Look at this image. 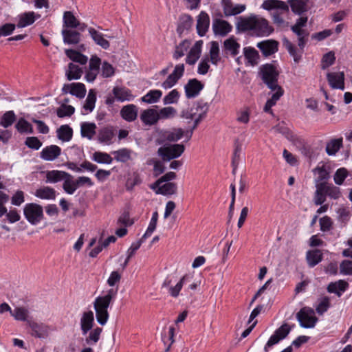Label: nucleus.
<instances>
[{
    "instance_id": "1",
    "label": "nucleus",
    "mask_w": 352,
    "mask_h": 352,
    "mask_svg": "<svg viewBox=\"0 0 352 352\" xmlns=\"http://www.w3.org/2000/svg\"><path fill=\"white\" fill-rule=\"evenodd\" d=\"M236 28L241 32L251 30L256 36H267L274 32V28L267 19L256 14L239 17Z\"/></svg>"
},
{
    "instance_id": "2",
    "label": "nucleus",
    "mask_w": 352,
    "mask_h": 352,
    "mask_svg": "<svg viewBox=\"0 0 352 352\" xmlns=\"http://www.w3.org/2000/svg\"><path fill=\"white\" fill-rule=\"evenodd\" d=\"M297 36L298 49L286 37L282 39L283 45L287 50L295 63H298L302 58L304 49L309 41V32L306 29H291Z\"/></svg>"
},
{
    "instance_id": "3",
    "label": "nucleus",
    "mask_w": 352,
    "mask_h": 352,
    "mask_svg": "<svg viewBox=\"0 0 352 352\" xmlns=\"http://www.w3.org/2000/svg\"><path fill=\"white\" fill-rule=\"evenodd\" d=\"M116 294L117 290L110 289L104 296H98L95 299L94 307L96 311L97 322L100 325L103 326L107 323L109 318L108 308Z\"/></svg>"
},
{
    "instance_id": "4",
    "label": "nucleus",
    "mask_w": 352,
    "mask_h": 352,
    "mask_svg": "<svg viewBox=\"0 0 352 352\" xmlns=\"http://www.w3.org/2000/svg\"><path fill=\"white\" fill-rule=\"evenodd\" d=\"M261 8L268 11L274 10L272 14V20L278 26H282L285 23L281 15L287 14L289 11L288 4L280 0H265Z\"/></svg>"
},
{
    "instance_id": "5",
    "label": "nucleus",
    "mask_w": 352,
    "mask_h": 352,
    "mask_svg": "<svg viewBox=\"0 0 352 352\" xmlns=\"http://www.w3.org/2000/svg\"><path fill=\"white\" fill-rule=\"evenodd\" d=\"M263 82L269 89L275 91L280 87L278 85L279 72L272 64H265L260 67L259 72Z\"/></svg>"
},
{
    "instance_id": "6",
    "label": "nucleus",
    "mask_w": 352,
    "mask_h": 352,
    "mask_svg": "<svg viewBox=\"0 0 352 352\" xmlns=\"http://www.w3.org/2000/svg\"><path fill=\"white\" fill-rule=\"evenodd\" d=\"M184 133L181 128H173L172 130L155 129V140L160 144L166 142H177L184 136Z\"/></svg>"
},
{
    "instance_id": "7",
    "label": "nucleus",
    "mask_w": 352,
    "mask_h": 352,
    "mask_svg": "<svg viewBox=\"0 0 352 352\" xmlns=\"http://www.w3.org/2000/svg\"><path fill=\"white\" fill-rule=\"evenodd\" d=\"M184 151L185 146L184 144H175L159 148L157 153L164 162H169L180 157Z\"/></svg>"
},
{
    "instance_id": "8",
    "label": "nucleus",
    "mask_w": 352,
    "mask_h": 352,
    "mask_svg": "<svg viewBox=\"0 0 352 352\" xmlns=\"http://www.w3.org/2000/svg\"><path fill=\"white\" fill-rule=\"evenodd\" d=\"M296 318L301 327L310 329L315 327L318 318L313 309L307 307H302L296 314Z\"/></svg>"
},
{
    "instance_id": "9",
    "label": "nucleus",
    "mask_w": 352,
    "mask_h": 352,
    "mask_svg": "<svg viewBox=\"0 0 352 352\" xmlns=\"http://www.w3.org/2000/svg\"><path fill=\"white\" fill-rule=\"evenodd\" d=\"M23 213L28 222L32 225L39 223L43 216L42 206L34 203L27 204L24 207Z\"/></svg>"
},
{
    "instance_id": "10",
    "label": "nucleus",
    "mask_w": 352,
    "mask_h": 352,
    "mask_svg": "<svg viewBox=\"0 0 352 352\" xmlns=\"http://www.w3.org/2000/svg\"><path fill=\"white\" fill-rule=\"evenodd\" d=\"M154 232V212H153L152 216L151 217V221L148 225V227L146 231V232L144 234V235L142 236V238L138 241L135 243H133L131 245V247L129 248L127 251V256L129 257H132L135 252L140 248L141 245L146 241V239L148 237L151 236L153 232Z\"/></svg>"
},
{
    "instance_id": "11",
    "label": "nucleus",
    "mask_w": 352,
    "mask_h": 352,
    "mask_svg": "<svg viewBox=\"0 0 352 352\" xmlns=\"http://www.w3.org/2000/svg\"><path fill=\"white\" fill-rule=\"evenodd\" d=\"M204 85L197 78L188 80L184 86L186 97L188 99L196 98L204 89Z\"/></svg>"
},
{
    "instance_id": "12",
    "label": "nucleus",
    "mask_w": 352,
    "mask_h": 352,
    "mask_svg": "<svg viewBox=\"0 0 352 352\" xmlns=\"http://www.w3.org/2000/svg\"><path fill=\"white\" fill-rule=\"evenodd\" d=\"M327 80L333 89H344V74L343 72H328Z\"/></svg>"
},
{
    "instance_id": "13",
    "label": "nucleus",
    "mask_w": 352,
    "mask_h": 352,
    "mask_svg": "<svg viewBox=\"0 0 352 352\" xmlns=\"http://www.w3.org/2000/svg\"><path fill=\"white\" fill-rule=\"evenodd\" d=\"M291 331V327L288 324L285 323L282 324L279 328H278L272 335L267 342V346H272L273 345L277 344L281 340L285 338Z\"/></svg>"
},
{
    "instance_id": "14",
    "label": "nucleus",
    "mask_w": 352,
    "mask_h": 352,
    "mask_svg": "<svg viewBox=\"0 0 352 352\" xmlns=\"http://www.w3.org/2000/svg\"><path fill=\"white\" fill-rule=\"evenodd\" d=\"M256 47L264 56L267 57L278 50V42L273 39L263 41L258 43Z\"/></svg>"
},
{
    "instance_id": "15",
    "label": "nucleus",
    "mask_w": 352,
    "mask_h": 352,
    "mask_svg": "<svg viewBox=\"0 0 352 352\" xmlns=\"http://www.w3.org/2000/svg\"><path fill=\"white\" fill-rule=\"evenodd\" d=\"M193 23V19L189 14H182L179 17L177 33L179 37H182L184 34H186L191 29Z\"/></svg>"
},
{
    "instance_id": "16",
    "label": "nucleus",
    "mask_w": 352,
    "mask_h": 352,
    "mask_svg": "<svg viewBox=\"0 0 352 352\" xmlns=\"http://www.w3.org/2000/svg\"><path fill=\"white\" fill-rule=\"evenodd\" d=\"M212 30L215 35L226 36L232 30V26L227 21L220 19H215L212 22Z\"/></svg>"
},
{
    "instance_id": "17",
    "label": "nucleus",
    "mask_w": 352,
    "mask_h": 352,
    "mask_svg": "<svg viewBox=\"0 0 352 352\" xmlns=\"http://www.w3.org/2000/svg\"><path fill=\"white\" fill-rule=\"evenodd\" d=\"M116 131L113 126H105L98 131V140L99 142L110 145L113 142Z\"/></svg>"
},
{
    "instance_id": "18",
    "label": "nucleus",
    "mask_w": 352,
    "mask_h": 352,
    "mask_svg": "<svg viewBox=\"0 0 352 352\" xmlns=\"http://www.w3.org/2000/svg\"><path fill=\"white\" fill-rule=\"evenodd\" d=\"M61 154V148L56 145L47 146L41 152V157L45 161H54Z\"/></svg>"
},
{
    "instance_id": "19",
    "label": "nucleus",
    "mask_w": 352,
    "mask_h": 352,
    "mask_svg": "<svg viewBox=\"0 0 352 352\" xmlns=\"http://www.w3.org/2000/svg\"><path fill=\"white\" fill-rule=\"evenodd\" d=\"M203 41L201 40L197 41L194 45L191 47L187 54L186 63L190 65H193L200 58L201 53V47Z\"/></svg>"
},
{
    "instance_id": "20",
    "label": "nucleus",
    "mask_w": 352,
    "mask_h": 352,
    "mask_svg": "<svg viewBox=\"0 0 352 352\" xmlns=\"http://www.w3.org/2000/svg\"><path fill=\"white\" fill-rule=\"evenodd\" d=\"M210 25L209 15L204 11H201L198 16L197 21V31L198 35L204 36L208 30Z\"/></svg>"
},
{
    "instance_id": "21",
    "label": "nucleus",
    "mask_w": 352,
    "mask_h": 352,
    "mask_svg": "<svg viewBox=\"0 0 352 352\" xmlns=\"http://www.w3.org/2000/svg\"><path fill=\"white\" fill-rule=\"evenodd\" d=\"M62 35L65 44L76 45L80 41V33L74 29H63Z\"/></svg>"
},
{
    "instance_id": "22",
    "label": "nucleus",
    "mask_w": 352,
    "mask_h": 352,
    "mask_svg": "<svg viewBox=\"0 0 352 352\" xmlns=\"http://www.w3.org/2000/svg\"><path fill=\"white\" fill-rule=\"evenodd\" d=\"M94 321V313L91 311H85L82 314L80 319V328L82 335H86L91 330Z\"/></svg>"
},
{
    "instance_id": "23",
    "label": "nucleus",
    "mask_w": 352,
    "mask_h": 352,
    "mask_svg": "<svg viewBox=\"0 0 352 352\" xmlns=\"http://www.w3.org/2000/svg\"><path fill=\"white\" fill-rule=\"evenodd\" d=\"M157 106L155 105V123L160 120L171 119L175 117L177 110L173 107H166L157 109Z\"/></svg>"
},
{
    "instance_id": "24",
    "label": "nucleus",
    "mask_w": 352,
    "mask_h": 352,
    "mask_svg": "<svg viewBox=\"0 0 352 352\" xmlns=\"http://www.w3.org/2000/svg\"><path fill=\"white\" fill-rule=\"evenodd\" d=\"M177 184L174 182L161 183L155 187V194L170 197L177 192Z\"/></svg>"
},
{
    "instance_id": "25",
    "label": "nucleus",
    "mask_w": 352,
    "mask_h": 352,
    "mask_svg": "<svg viewBox=\"0 0 352 352\" xmlns=\"http://www.w3.org/2000/svg\"><path fill=\"white\" fill-rule=\"evenodd\" d=\"M309 0H288L292 11L298 15H301L308 10Z\"/></svg>"
},
{
    "instance_id": "26",
    "label": "nucleus",
    "mask_w": 352,
    "mask_h": 352,
    "mask_svg": "<svg viewBox=\"0 0 352 352\" xmlns=\"http://www.w3.org/2000/svg\"><path fill=\"white\" fill-rule=\"evenodd\" d=\"M28 324L31 328L32 335L34 337L43 338L47 335V327L43 323H37L34 321L28 320Z\"/></svg>"
},
{
    "instance_id": "27",
    "label": "nucleus",
    "mask_w": 352,
    "mask_h": 352,
    "mask_svg": "<svg viewBox=\"0 0 352 352\" xmlns=\"http://www.w3.org/2000/svg\"><path fill=\"white\" fill-rule=\"evenodd\" d=\"M120 114L124 120L128 122L134 121L138 116V108L134 104H127L122 108Z\"/></svg>"
},
{
    "instance_id": "28",
    "label": "nucleus",
    "mask_w": 352,
    "mask_h": 352,
    "mask_svg": "<svg viewBox=\"0 0 352 352\" xmlns=\"http://www.w3.org/2000/svg\"><path fill=\"white\" fill-rule=\"evenodd\" d=\"M89 33L96 45L100 46L102 49L104 50H107L109 47V42L104 38L102 33L98 32L93 28H89Z\"/></svg>"
},
{
    "instance_id": "29",
    "label": "nucleus",
    "mask_w": 352,
    "mask_h": 352,
    "mask_svg": "<svg viewBox=\"0 0 352 352\" xmlns=\"http://www.w3.org/2000/svg\"><path fill=\"white\" fill-rule=\"evenodd\" d=\"M65 177H69V173L58 170H49L46 173V182L56 183L64 181Z\"/></svg>"
},
{
    "instance_id": "30",
    "label": "nucleus",
    "mask_w": 352,
    "mask_h": 352,
    "mask_svg": "<svg viewBox=\"0 0 352 352\" xmlns=\"http://www.w3.org/2000/svg\"><path fill=\"white\" fill-rule=\"evenodd\" d=\"M208 111V105L206 102L203 101H198L197 103V111L199 112V115L197 118H196L194 120V124L192 128L190 129L192 131H194L199 122L205 118L206 113Z\"/></svg>"
},
{
    "instance_id": "31",
    "label": "nucleus",
    "mask_w": 352,
    "mask_h": 352,
    "mask_svg": "<svg viewBox=\"0 0 352 352\" xmlns=\"http://www.w3.org/2000/svg\"><path fill=\"white\" fill-rule=\"evenodd\" d=\"M276 91L272 94V97L267 100L264 106L263 110L266 113L272 114V107L276 104V102L283 95L284 91L281 87H278Z\"/></svg>"
},
{
    "instance_id": "32",
    "label": "nucleus",
    "mask_w": 352,
    "mask_h": 352,
    "mask_svg": "<svg viewBox=\"0 0 352 352\" xmlns=\"http://www.w3.org/2000/svg\"><path fill=\"white\" fill-rule=\"evenodd\" d=\"M306 258L309 266L313 267L322 261V253L318 249L309 250L307 252Z\"/></svg>"
},
{
    "instance_id": "33",
    "label": "nucleus",
    "mask_w": 352,
    "mask_h": 352,
    "mask_svg": "<svg viewBox=\"0 0 352 352\" xmlns=\"http://www.w3.org/2000/svg\"><path fill=\"white\" fill-rule=\"evenodd\" d=\"M223 47L232 56H236L239 52L240 44L237 43L234 36L224 41Z\"/></svg>"
},
{
    "instance_id": "34",
    "label": "nucleus",
    "mask_w": 352,
    "mask_h": 352,
    "mask_svg": "<svg viewBox=\"0 0 352 352\" xmlns=\"http://www.w3.org/2000/svg\"><path fill=\"white\" fill-rule=\"evenodd\" d=\"M57 138L63 142H69L73 136V129L67 124L61 125L57 130Z\"/></svg>"
},
{
    "instance_id": "35",
    "label": "nucleus",
    "mask_w": 352,
    "mask_h": 352,
    "mask_svg": "<svg viewBox=\"0 0 352 352\" xmlns=\"http://www.w3.org/2000/svg\"><path fill=\"white\" fill-rule=\"evenodd\" d=\"M96 125L93 122H82L80 126V133L83 138L91 140L96 134Z\"/></svg>"
},
{
    "instance_id": "36",
    "label": "nucleus",
    "mask_w": 352,
    "mask_h": 352,
    "mask_svg": "<svg viewBox=\"0 0 352 352\" xmlns=\"http://www.w3.org/2000/svg\"><path fill=\"white\" fill-rule=\"evenodd\" d=\"M349 284L344 280H340L338 282L331 283L327 287V291L329 293H334L338 296L342 295L340 292H344L348 287Z\"/></svg>"
},
{
    "instance_id": "37",
    "label": "nucleus",
    "mask_w": 352,
    "mask_h": 352,
    "mask_svg": "<svg viewBox=\"0 0 352 352\" xmlns=\"http://www.w3.org/2000/svg\"><path fill=\"white\" fill-rule=\"evenodd\" d=\"M192 279V276L190 274H186L184 275L180 280L176 284L174 287H170L169 288V293L170 294L174 297L176 298L179 296V292L181 291L183 285L184 283H190Z\"/></svg>"
},
{
    "instance_id": "38",
    "label": "nucleus",
    "mask_w": 352,
    "mask_h": 352,
    "mask_svg": "<svg viewBox=\"0 0 352 352\" xmlns=\"http://www.w3.org/2000/svg\"><path fill=\"white\" fill-rule=\"evenodd\" d=\"M35 196L43 199H55L56 191L51 187L44 186L36 190Z\"/></svg>"
},
{
    "instance_id": "39",
    "label": "nucleus",
    "mask_w": 352,
    "mask_h": 352,
    "mask_svg": "<svg viewBox=\"0 0 352 352\" xmlns=\"http://www.w3.org/2000/svg\"><path fill=\"white\" fill-rule=\"evenodd\" d=\"M342 147V138L332 139L326 145V152L329 155H335Z\"/></svg>"
},
{
    "instance_id": "40",
    "label": "nucleus",
    "mask_w": 352,
    "mask_h": 352,
    "mask_svg": "<svg viewBox=\"0 0 352 352\" xmlns=\"http://www.w3.org/2000/svg\"><path fill=\"white\" fill-rule=\"evenodd\" d=\"M112 92L115 98L119 101L131 100L132 98L131 91L124 87H115Z\"/></svg>"
},
{
    "instance_id": "41",
    "label": "nucleus",
    "mask_w": 352,
    "mask_h": 352,
    "mask_svg": "<svg viewBox=\"0 0 352 352\" xmlns=\"http://www.w3.org/2000/svg\"><path fill=\"white\" fill-rule=\"evenodd\" d=\"M65 74L68 80H78L80 78L82 74V69L78 65L70 63L68 65V69L66 71Z\"/></svg>"
},
{
    "instance_id": "42",
    "label": "nucleus",
    "mask_w": 352,
    "mask_h": 352,
    "mask_svg": "<svg viewBox=\"0 0 352 352\" xmlns=\"http://www.w3.org/2000/svg\"><path fill=\"white\" fill-rule=\"evenodd\" d=\"M67 56L74 62L78 63L81 65H85L87 62V57L82 54L72 49H67L65 51Z\"/></svg>"
},
{
    "instance_id": "43",
    "label": "nucleus",
    "mask_w": 352,
    "mask_h": 352,
    "mask_svg": "<svg viewBox=\"0 0 352 352\" xmlns=\"http://www.w3.org/2000/svg\"><path fill=\"white\" fill-rule=\"evenodd\" d=\"M243 54L245 59L252 65H255L258 63L259 58L258 52L252 47H245L243 48Z\"/></svg>"
},
{
    "instance_id": "44",
    "label": "nucleus",
    "mask_w": 352,
    "mask_h": 352,
    "mask_svg": "<svg viewBox=\"0 0 352 352\" xmlns=\"http://www.w3.org/2000/svg\"><path fill=\"white\" fill-rule=\"evenodd\" d=\"M19 22L16 24L18 28H24L32 25L35 21V14L33 12H25L19 15Z\"/></svg>"
},
{
    "instance_id": "45",
    "label": "nucleus",
    "mask_w": 352,
    "mask_h": 352,
    "mask_svg": "<svg viewBox=\"0 0 352 352\" xmlns=\"http://www.w3.org/2000/svg\"><path fill=\"white\" fill-rule=\"evenodd\" d=\"M190 45V41L188 39H184L179 45H176L173 57L175 60H178L184 56L185 52L188 50Z\"/></svg>"
},
{
    "instance_id": "46",
    "label": "nucleus",
    "mask_w": 352,
    "mask_h": 352,
    "mask_svg": "<svg viewBox=\"0 0 352 352\" xmlns=\"http://www.w3.org/2000/svg\"><path fill=\"white\" fill-rule=\"evenodd\" d=\"M78 21L70 11H66L63 14V26L67 28H76Z\"/></svg>"
},
{
    "instance_id": "47",
    "label": "nucleus",
    "mask_w": 352,
    "mask_h": 352,
    "mask_svg": "<svg viewBox=\"0 0 352 352\" xmlns=\"http://www.w3.org/2000/svg\"><path fill=\"white\" fill-rule=\"evenodd\" d=\"M276 132L283 134L289 141L294 142L298 138L287 127L284 123H279L273 127Z\"/></svg>"
},
{
    "instance_id": "48",
    "label": "nucleus",
    "mask_w": 352,
    "mask_h": 352,
    "mask_svg": "<svg viewBox=\"0 0 352 352\" xmlns=\"http://www.w3.org/2000/svg\"><path fill=\"white\" fill-rule=\"evenodd\" d=\"M16 118L15 113L13 111H6L1 118L0 125L6 129L12 125Z\"/></svg>"
},
{
    "instance_id": "49",
    "label": "nucleus",
    "mask_w": 352,
    "mask_h": 352,
    "mask_svg": "<svg viewBox=\"0 0 352 352\" xmlns=\"http://www.w3.org/2000/svg\"><path fill=\"white\" fill-rule=\"evenodd\" d=\"M10 314L16 320L28 321V317L29 311L28 309L25 307H16L14 310L10 311Z\"/></svg>"
},
{
    "instance_id": "50",
    "label": "nucleus",
    "mask_w": 352,
    "mask_h": 352,
    "mask_svg": "<svg viewBox=\"0 0 352 352\" xmlns=\"http://www.w3.org/2000/svg\"><path fill=\"white\" fill-rule=\"evenodd\" d=\"M69 94L79 98H84L86 94L85 85L80 82L72 83V89L69 91Z\"/></svg>"
},
{
    "instance_id": "51",
    "label": "nucleus",
    "mask_w": 352,
    "mask_h": 352,
    "mask_svg": "<svg viewBox=\"0 0 352 352\" xmlns=\"http://www.w3.org/2000/svg\"><path fill=\"white\" fill-rule=\"evenodd\" d=\"M102 329L96 327L93 330H90L88 336L85 338V342L88 345H94L98 342L100 339Z\"/></svg>"
},
{
    "instance_id": "52",
    "label": "nucleus",
    "mask_w": 352,
    "mask_h": 352,
    "mask_svg": "<svg viewBox=\"0 0 352 352\" xmlns=\"http://www.w3.org/2000/svg\"><path fill=\"white\" fill-rule=\"evenodd\" d=\"M210 61L213 65H217L220 61L221 58L219 56V46L217 41L211 42V46L210 49Z\"/></svg>"
},
{
    "instance_id": "53",
    "label": "nucleus",
    "mask_w": 352,
    "mask_h": 352,
    "mask_svg": "<svg viewBox=\"0 0 352 352\" xmlns=\"http://www.w3.org/2000/svg\"><path fill=\"white\" fill-rule=\"evenodd\" d=\"M92 159L94 161L99 164H110L113 162V158L109 154L99 151L95 152L93 154Z\"/></svg>"
},
{
    "instance_id": "54",
    "label": "nucleus",
    "mask_w": 352,
    "mask_h": 352,
    "mask_svg": "<svg viewBox=\"0 0 352 352\" xmlns=\"http://www.w3.org/2000/svg\"><path fill=\"white\" fill-rule=\"evenodd\" d=\"M96 101V94L94 89H90L83 105V108L85 110L91 112L95 107Z\"/></svg>"
},
{
    "instance_id": "55",
    "label": "nucleus",
    "mask_w": 352,
    "mask_h": 352,
    "mask_svg": "<svg viewBox=\"0 0 352 352\" xmlns=\"http://www.w3.org/2000/svg\"><path fill=\"white\" fill-rule=\"evenodd\" d=\"M335 53L333 51H330L324 54L321 60L322 69H326L330 66L333 65L335 63Z\"/></svg>"
},
{
    "instance_id": "56",
    "label": "nucleus",
    "mask_w": 352,
    "mask_h": 352,
    "mask_svg": "<svg viewBox=\"0 0 352 352\" xmlns=\"http://www.w3.org/2000/svg\"><path fill=\"white\" fill-rule=\"evenodd\" d=\"M140 119L146 126L154 124V109L143 111L140 115Z\"/></svg>"
},
{
    "instance_id": "57",
    "label": "nucleus",
    "mask_w": 352,
    "mask_h": 352,
    "mask_svg": "<svg viewBox=\"0 0 352 352\" xmlns=\"http://www.w3.org/2000/svg\"><path fill=\"white\" fill-rule=\"evenodd\" d=\"M15 127L17 129V131L21 133H33L32 125L24 118H20L16 124Z\"/></svg>"
},
{
    "instance_id": "58",
    "label": "nucleus",
    "mask_w": 352,
    "mask_h": 352,
    "mask_svg": "<svg viewBox=\"0 0 352 352\" xmlns=\"http://www.w3.org/2000/svg\"><path fill=\"white\" fill-rule=\"evenodd\" d=\"M349 175V171L346 168H340L336 171L333 180L337 185H342Z\"/></svg>"
},
{
    "instance_id": "59",
    "label": "nucleus",
    "mask_w": 352,
    "mask_h": 352,
    "mask_svg": "<svg viewBox=\"0 0 352 352\" xmlns=\"http://www.w3.org/2000/svg\"><path fill=\"white\" fill-rule=\"evenodd\" d=\"M74 111L75 109L74 107L63 104L59 108L57 109L56 113L58 117L64 118L66 116H71L74 113Z\"/></svg>"
},
{
    "instance_id": "60",
    "label": "nucleus",
    "mask_w": 352,
    "mask_h": 352,
    "mask_svg": "<svg viewBox=\"0 0 352 352\" xmlns=\"http://www.w3.org/2000/svg\"><path fill=\"white\" fill-rule=\"evenodd\" d=\"M63 190L69 195H72L76 191L75 182L73 176L69 174V177H65L63 184Z\"/></svg>"
},
{
    "instance_id": "61",
    "label": "nucleus",
    "mask_w": 352,
    "mask_h": 352,
    "mask_svg": "<svg viewBox=\"0 0 352 352\" xmlns=\"http://www.w3.org/2000/svg\"><path fill=\"white\" fill-rule=\"evenodd\" d=\"M115 160L118 162H126L130 159L131 152L127 148H122L118 151H114Z\"/></svg>"
},
{
    "instance_id": "62",
    "label": "nucleus",
    "mask_w": 352,
    "mask_h": 352,
    "mask_svg": "<svg viewBox=\"0 0 352 352\" xmlns=\"http://www.w3.org/2000/svg\"><path fill=\"white\" fill-rule=\"evenodd\" d=\"M179 98V91L177 89H173L163 98V103L165 105L177 103Z\"/></svg>"
},
{
    "instance_id": "63",
    "label": "nucleus",
    "mask_w": 352,
    "mask_h": 352,
    "mask_svg": "<svg viewBox=\"0 0 352 352\" xmlns=\"http://www.w3.org/2000/svg\"><path fill=\"white\" fill-rule=\"evenodd\" d=\"M314 172L317 173L318 175L317 182H326L330 177L329 172L324 165L322 166H317L314 168Z\"/></svg>"
},
{
    "instance_id": "64",
    "label": "nucleus",
    "mask_w": 352,
    "mask_h": 352,
    "mask_svg": "<svg viewBox=\"0 0 352 352\" xmlns=\"http://www.w3.org/2000/svg\"><path fill=\"white\" fill-rule=\"evenodd\" d=\"M330 307L329 298L327 296L324 297L316 307V311L319 315L325 313Z\"/></svg>"
}]
</instances>
